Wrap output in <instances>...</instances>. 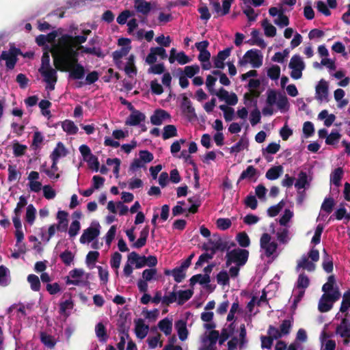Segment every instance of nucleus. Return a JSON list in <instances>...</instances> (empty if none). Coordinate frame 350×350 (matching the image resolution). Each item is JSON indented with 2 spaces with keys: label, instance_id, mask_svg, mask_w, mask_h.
<instances>
[{
  "label": "nucleus",
  "instance_id": "obj_1",
  "mask_svg": "<svg viewBox=\"0 0 350 350\" xmlns=\"http://www.w3.org/2000/svg\"><path fill=\"white\" fill-rule=\"evenodd\" d=\"M80 45L79 36H71L64 34L59 38L57 42L53 45L51 49L52 55H63L62 57H67L74 62L79 60V50H81Z\"/></svg>",
  "mask_w": 350,
  "mask_h": 350
},
{
  "label": "nucleus",
  "instance_id": "obj_2",
  "mask_svg": "<svg viewBox=\"0 0 350 350\" xmlns=\"http://www.w3.org/2000/svg\"><path fill=\"white\" fill-rule=\"evenodd\" d=\"M53 64L55 69L62 72H69V77L75 79H82L85 76L84 67L77 62H74L67 57H62L63 55H52Z\"/></svg>",
  "mask_w": 350,
  "mask_h": 350
},
{
  "label": "nucleus",
  "instance_id": "obj_3",
  "mask_svg": "<svg viewBox=\"0 0 350 350\" xmlns=\"http://www.w3.org/2000/svg\"><path fill=\"white\" fill-rule=\"evenodd\" d=\"M250 252L247 250L237 247L227 252L226 258V266L228 267L232 264L243 267L247 262Z\"/></svg>",
  "mask_w": 350,
  "mask_h": 350
},
{
  "label": "nucleus",
  "instance_id": "obj_4",
  "mask_svg": "<svg viewBox=\"0 0 350 350\" xmlns=\"http://www.w3.org/2000/svg\"><path fill=\"white\" fill-rule=\"evenodd\" d=\"M341 295L338 288L332 293H324L321 296L318 306V309L321 312H327L329 311L333 306V303L338 301Z\"/></svg>",
  "mask_w": 350,
  "mask_h": 350
},
{
  "label": "nucleus",
  "instance_id": "obj_5",
  "mask_svg": "<svg viewBox=\"0 0 350 350\" xmlns=\"http://www.w3.org/2000/svg\"><path fill=\"white\" fill-rule=\"evenodd\" d=\"M262 58L263 57L258 50L250 49L245 53L243 59H239V64L243 66L249 62L253 68H257L262 66Z\"/></svg>",
  "mask_w": 350,
  "mask_h": 350
},
{
  "label": "nucleus",
  "instance_id": "obj_6",
  "mask_svg": "<svg viewBox=\"0 0 350 350\" xmlns=\"http://www.w3.org/2000/svg\"><path fill=\"white\" fill-rule=\"evenodd\" d=\"M22 55L20 49L11 46L8 51H3L0 59L5 61V65L8 69L12 70L18 61V55Z\"/></svg>",
  "mask_w": 350,
  "mask_h": 350
},
{
  "label": "nucleus",
  "instance_id": "obj_7",
  "mask_svg": "<svg viewBox=\"0 0 350 350\" xmlns=\"http://www.w3.org/2000/svg\"><path fill=\"white\" fill-rule=\"evenodd\" d=\"M214 239H209L208 243L212 246L211 248V253L214 256L217 251L228 252L231 247H235L236 244L234 242H228L223 241L222 239L217 234H213Z\"/></svg>",
  "mask_w": 350,
  "mask_h": 350
},
{
  "label": "nucleus",
  "instance_id": "obj_8",
  "mask_svg": "<svg viewBox=\"0 0 350 350\" xmlns=\"http://www.w3.org/2000/svg\"><path fill=\"white\" fill-rule=\"evenodd\" d=\"M271 235L268 233H263L260 239V248L265 251L267 257H271L278 248V243L275 241L271 242Z\"/></svg>",
  "mask_w": 350,
  "mask_h": 350
},
{
  "label": "nucleus",
  "instance_id": "obj_9",
  "mask_svg": "<svg viewBox=\"0 0 350 350\" xmlns=\"http://www.w3.org/2000/svg\"><path fill=\"white\" fill-rule=\"evenodd\" d=\"M234 0H222V8H221L220 2L218 0H209V5L213 12L217 14L218 16H223L228 14L230 12L232 3Z\"/></svg>",
  "mask_w": 350,
  "mask_h": 350
},
{
  "label": "nucleus",
  "instance_id": "obj_10",
  "mask_svg": "<svg viewBox=\"0 0 350 350\" xmlns=\"http://www.w3.org/2000/svg\"><path fill=\"white\" fill-rule=\"evenodd\" d=\"M182 100L180 103V109L182 113L187 117V118L191 121L197 118L195 108L192 106L190 99L183 94Z\"/></svg>",
  "mask_w": 350,
  "mask_h": 350
},
{
  "label": "nucleus",
  "instance_id": "obj_11",
  "mask_svg": "<svg viewBox=\"0 0 350 350\" xmlns=\"http://www.w3.org/2000/svg\"><path fill=\"white\" fill-rule=\"evenodd\" d=\"M100 225L98 223L96 224L95 227L92 226L83 230V234L80 237V243L85 244L86 243H90L95 239L100 234Z\"/></svg>",
  "mask_w": 350,
  "mask_h": 350
},
{
  "label": "nucleus",
  "instance_id": "obj_12",
  "mask_svg": "<svg viewBox=\"0 0 350 350\" xmlns=\"http://www.w3.org/2000/svg\"><path fill=\"white\" fill-rule=\"evenodd\" d=\"M145 120V114L135 109L131 111V114L127 117L125 121V124L127 126H135L140 124V123L144 122Z\"/></svg>",
  "mask_w": 350,
  "mask_h": 350
},
{
  "label": "nucleus",
  "instance_id": "obj_13",
  "mask_svg": "<svg viewBox=\"0 0 350 350\" xmlns=\"http://www.w3.org/2000/svg\"><path fill=\"white\" fill-rule=\"evenodd\" d=\"M336 332L342 338H345L344 343L347 345L350 338V321L347 318H343L341 323L336 327Z\"/></svg>",
  "mask_w": 350,
  "mask_h": 350
},
{
  "label": "nucleus",
  "instance_id": "obj_14",
  "mask_svg": "<svg viewBox=\"0 0 350 350\" xmlns=\"http://www.w3.org/2000/svg\"><path fill=\"white\" fill-rule=\"evenodd\" d=\"M316 98L320 101H328V84L324 79H321L316 86Z\"/></svg>",
  "mask_w": 350,
  "mask_h": 350
},
{
  "label": "nucleus",
  "instance_id": "obj_15",
  "mask_svg": "<svg viewBox=\"0 0 350 350\" xmlns=\"http://www.w3.org/2000/svg\"><path fill=\"white\" fill-rule=\"evenodd\" d=\"M170 113L164 109H156L153 114L150 116V122L153 125L159 126L162 124L165 120L170 119Z\"/></svg>",
  "mask_w": 350,
  "mask_h": 350
},
{
  "label": "nucleus",
  "instance_id": "obj_16",
  "mask_svg": "<svg viewBox=\"0 0 350 350\" xmlns=\"http://www.w3.org/2000/svg\"><path fill=\"white\" fill-rule=\"evenodd\" d=\"M38 72L44 77V81L46 83H56L57 81V71L53 68H48L44 69L43 67H40L38 69Z\"/></svg>",
  "mask_w": 350,
  "mask_h": 350
},
{
  "label": "nucleus",
  "instance_id": "obj_17",
  "mask_svg": "<svg viewBox=\"0 0 350 350\" xmlns=\"http://www.w3.org/2000/svg\"><path fill=\"white\" fill-rule=\"evenodd\" d=\"M232 49V47H228L223 51H220L217 56L214 57L213 63L215 68L219 69L224 68V61L230 56Z\"/></svg>",
  "mask_w": 350,
  "mask_h": 350
},
{
  "label": "nucleus",
  "instance_id": "obj_18",
  "mask_svg": "<svg viewBox=\"0 0 350 350\" xmlns=\"http://www.w3.org/2000/svg\"><path fill=\"white\" fill-rule=\"evenodd\" d=\"M135 323L136 336L139 339H144L148 334L149 326L144 323V321L142 319H137L135 321Z\"/></svg>",
  "mask_w": 350,
  "mask_h": 350
},
{
  "label": "nucleus",
  "instance_id": "obj_19",
  "mask_svg": "<svg viewBox=\"0 0 350 350\" xmlns=\"http://www.w3.org/2000/svg\"><path fill=\"white\" fill-rule=\"evenodd\" d=\"M300 269H306L309 272H312L316 269V265L309 258L304 255L301 258L297 261L295 269L299 271Z\"/></svg>",
  "mask_w": 350,
  "mask_h": 350
},
{
  "label": "nucleus",
  "instance_id": "obj_20",
  "mask_svg": "<svg viewBox=\"0 0 350 350\" xmlns=\"http://www.w3.org/2000/svg\"><path fill=\"white\" fill-rule=\"evenodd\" d=\"M145 256H139L135 252H131L128 256V261L131 264H135L136 269H140L146 266Z\"/></svg>",
  "mask_w": 350,
  "mask_h": 350
},
{
  "label": "nucleus",
  "instance_id": "obj_21",
  "mask_svg": "<svg viewBox=\"0 0 350 350\" xmlns=\"http://www.w3.org/2000/svg\"><path fill=\"white\" fill-rule=\"evenodd\" d=\"M322 267L327 273H332L334 269L333 257L327 253L325 248L323 250Z\"/></svg>",
  "mask_w": 350,
  "mask_h": 350
},
{
  "label": "nucleus",
  "instance_id": "obj_22",
  "mask_svg": "<svg viewBox=\"0 0 350 350\" xmlns=\"http://www.w3.org/2000/svg\"><path fill=\"white\" fill-rule=\"evenodd\" d=\"M149 234V226H146L140 232L139 238L133 243L132 247L135 248H142L146 244L147 239Z\"/></svg>",
  "mask_w": 350,
  "mask_h": 350
},
{
  "label": "nucleus",
  "instance_id": "obj_23",
  "mask_svg": "<svg viewBox=\"0 0 350 350\" xmlns=\"http://www.w3.org/2000/svg\"><path fill=\"white\" fill-rule=\"evenodd\" d=\"M135 9L137 12L142 13L144 15H147L151 10V4L145 0H134Z\"/></svg>",
  "mask_w": 350,
  "mask_h": 350
},
{
  "label": "nucleus",
  "instance_id": "obj_24",
  "mask_svg": "<svg viewBox=\"0 0 350 350\" xmlns=\"http://www.w3.org/2000/svg\"><path fill=\"white\" fill-rule=\"evenodd\" d=\"M259 35L260 32L258 29H253L251 33L252 39L249 40L247 42L251 45H257L261 49H265L267 46V44Z\"/></svg>",
  "mask_w": 350,
  "mask_h": 350
},
{
  "label": "nucleus",
  "instance_id": "obj_25",
  "mask_svg": "<svg viewBox=\"0 0 350 350\" xmlns=\"http://www.w3.org/2000/svg\"><path fill=\"white\" fill-rule=\"evenodd\" d=\"M175 327L177 330L179 339L182 341L185 340L188 335L186 322L183 319L178 320L175 323Z\"/></svg>",
  "mask_w": 350,
  "mask_h": 350
},
{
  "label": "nucleus",
  "instance_id": "obj_26",
  "mask_svg": "<svg viewBox=\"0 0 350 350\" xmlns=\"http://www.w3.org/2000/svg\"><path fill=\"white\" fill-rule=\"evenodd\" d=\"M124 72L129 77H133L137 75V70L135 66V56L133 54L128 58V61L124 67Z\"/></svg>",
  "mask_w": 350,
  "mask_h": 350
},
{
  "label": "nucleus",
  "instance_id": "obj_27",
  "mask_svg": "<svg viewBox=\"0 0 350 350\" xmlns=\"http://www.w3.org/2000/svg\"><path fill=\"white\" fill-rule=\"evenodd\" d=\"M67 154V150L62 142H58L56 148L53 150L50 155L51 159L59 160L62 157Z\"/></svg>",
  "mask_w": 350,
  "mask_h": 350
},
{
  "label": "nucleus",
  "instance_id": "obj_28",
  "mask_svg": "<svg viewBox=\"0 0 350 350\" xmlns=\"http://www.w3.org/2000/svg\"><path fill=\"white\" fill-rule=\"evenodd\" d=\"M158 327L165 336H169L172 331V321L168 318H165L159 322Z\"/></svg>",
  "mask_w": 350,
  "mask_h": 350
},
{
  "label": "nucleus",
  "instance_id": "obj_29",
  "mask_svg": "<svg viewBox=\"0 0 350 350\" xmlns=\"http://www.w3.org/2000/svg\"><path fill=\"white\" fill-rule=\"evenodd\" d=\"M283 172L282 165L273 166L266 172L265 176L268 180H273L278 178Z\"/></svg>",
  "mask_w": 350,
  "mask_h": 350
},
{
  "label": "nucleus",
  "instance_id": "obj_30",
  "mask_svg": "<svg viewBox=\"0 0 350 350\" xmlns=\"http://www.w3.org/2000/svg\"><path fill=\"white\" fill-rule=\"evenodd\" d=\"M211 281L210 275L207 274L202 275L200 273L193 275L189 280V285L193 286L197 282L200 284L209 283Z\"/></svg>",
  "mask_w": 350,
  "mask_h": 350
},
{
  "label": "nucleus",
  "instance_id": "obj_31",
  "mask_svg": "<svg viewBox=\"0 0 350 350\" xmlns=\"http://www.w3.org/2000/svg\"><path fill=\"white\" fill-rule=\"evenodd\" d=\"M95 332L100 341L106 342L108 339L109 336L107 333L106 327L102 322L96 324L95 327Z\"/></svg>",
  "mask_w": 350,
  "mask_h": 350
},
{
  "label": "nucleus",
  "instance_id": "obj_32",
  "mask_svg": "<svg viewBox=\"0 0 350 350\" xmlns=\"http://www.w3.org/2000/svg\"><path fill=\"white\" fill-rule=\"evenodd\" d=\"M193 294V291L192 290L179 291L177 293V304L180 306L184 304L192 297Z\"/></svg>",
  "mask_w": 350,
  "mask_h": 350
},
{
  "label": "nucleus",
  "instance_id": "obj_33",
  "mask_svg": "<svg viewBox=\"0 0 350 350\" xmlns=\"http://www.w3.org/2000/svg\"><path fill=\"white\" fill-rule=\"evenodd\" d=\"M118 331L120 334H124L126 338L129 337V323L127 322L126 318H120L117 323Z\"/></svg>",
  "mask_w": 350,
  "mask_h": 350
},
{
  "label": "nucleus",
  "instance_id": "obj_34",
  "mask_svg": "<svg viewBox=\"0 0 350 350\" xmlns=\"http://www.w3.org/2000/svg\"><path fill=\"white\" fill-rule=\"evenodd\" d=\"M178 135L176 127L173 124H167L164 126L162 137L163 139H167Z\"/></svg>",
  "mask_w": 350,
  "mask_h": 350
},
{
  "label": "nucleus",
  "instance_id": "obj_35",
  "mask_svg": "<svg viewBox=\"0 0 350 350\" xmlns=\"http://www.w3.org/2000/svg\"><path fill=\"white\" fill-rule=\"evenodd\" d=\"M79 49H81L82 53L86 54H92L98 57L103 58L105 55L102 51V49L100 47H85L83 46H79Z\"/></svg>",
  "mask_w": 350,
  "mask_h": 350
},
{
  "label": "nucleus",
  "instance_id": "obj_36",
  "mask_svg": "<svg viewBox=\"0 0 350 350\" xmlns=\"http://www.w3.org/2000/svg\"><path fill=\"white\" fill-rule=\"evenodd\" d=\"M62 126L63 130L69 135H75L78 132V127L71 120L64 121Z\"/></svg>",
  "mask_w": 350,
  "mask_h": 350
},
{
  "label": "nucleus",
  "instance_id": "obj_37",
  "mask_svg": "<svg viewBox=\"0 0 350 350\" xmlns=\"http://www.w3.org/2000/svg\"><path fill=\"white\" fill-rule=\"evenodd\" d=\"M310 285V279L304 273H300L298 276L296 287L299 289H302L301 291H304Z\"/></svg>",
  "mask_w": 350,
  "mask_h": 350
},
{
  "label": "nucleus",
  "instance_id": "obj_38",
  "mask_svg": "<svg viewBox=\"0 0 350 350\" xmlns=\"http://www.w3.org/2000/svg\"><path fill=\"white\" fill-rule=\"evenodd\" d=\"M308 185V175L306 172L301 171L298 174V178L295 183V187L297 189H304Z\"/></svg>",
  "mask_w": 350,
  "mask_h": 350
},
{
  "label": "nucleus",
  "instance_id": "obj_39",
  "mask_svg": "<svg viewBox=\"0 0 350 350\" xmlns=\"http://www.w3.org/2000/svg\"><path fill=\"white\" fill-rule=\"evenodd\" d=\"M236 240L241 247H247L250 245V239L245 232H241L236 236Z\"/></svg>",
  "mask_w": 350,
  "mask_h": 350
},
{
  "label": "nucleus",
  "instance_id": "obj_40",
  "mask_svg": "<svg viewBox=\"0 0 350 350\" xmlns=\"http://www.w3.org/2000/svg\"><path fill=\"white\" fill-rule=\"evenodd\" d=\"M288 67L291 69H296V68H300V69H304L305 68V64L303 60L301 59V57L299 55H294L289 62Z\"/></svg>",
  "mask_w": 350,
  "mask_h": 350
},
{
  "label": "nucleus",
  "instance_id": "obj_41",
  "mask_svg": "<svg viewBox=\"0 0 350 350\" xmlns=\"http://www.w3.org/2000/svg\"><path fill=\"white\" fill-rule=\"evenodd\" d=\"M262 26L264 29L266 36L272 38L276 35V28L269 23L267 18L262 21Z\"/></svg>",
  "mask_w": 350,
  "mask_h": 350
},
{
  "label": "nucleus",
  "instance_id": "obj_42",
  "mask_svg": "<svg viewBox=\"0 0 350 350\" xmlns=\"http://www.w3.org/2000/svg\"><path fill=\"white\" fill-rule=\"evenodd\" d=\"M343 170L341 167H337L332 172L331 174V181L335 186L339 187L340 185Z\"/></svg>",
  "mask_w": 350,
  "mask_h": 350
},
{
  "label": "nucleus",
  "instance_id": "obj_43",
  "mask_svg": "<svg viewBox=\"0 0 350 350\" xmlns=\"http://www.w3.org/2000/svg\"><path fill=\"white\" fill-rule=\"evenodd\" d=\"M36 209L33 204L27 206L25 215V221L30 225L34 223L36 219Z\"/></svg>",
  "mask_w": 350,
  "mask_h": 350
},
{
  "label": "nucleus",
  "instance_id": "obj_44",
  "mask_svg": "<svg viewBox=\"0 0 350 350\" xmlns=\"http://www.w3.org/2000/svg\"><path fill=\"white\" fill-rule=\"evenodd\" d=\"M334 205L335 202L333 198H325L321 204V209L329 214L332 212Z\"/></svg>",
  "mask_w": 350,
  "mask_h": 350
},
{
  "label": "nucleus",
  "instance_id": "obj_45",
  "mask_svg": "<svg viewBox=\"0 0 350 350\" xmlns=\"http://www.w3.org/2000/svg\"><path fill=\"white\" fill-rule=\"evenodd\" d=\"M248 147V141L247 139H244L243 138H241L239 141L232 146L230 148V152L232 153H238L241 150L247 148Z\"/></svg>",
  "mask_w": 350,
  "mask_h": 350
},
{
  "label": "nucleus",
  "instance_id": "obj_46",
  "mask_svg": "<svg viewBox=\"0 0 350 350\" xmlns=\"http://www.w3.org/2000/svg\"><path fill=\"white\" fill-rule=\"evenodd\" d=\"M27 281L30 284V286L32 291H39L40 290V281L36 275L29 274L27 276Z\"/></svg>",
  "mask_w": 350,
  "mask_h": 350
},
{
  "label": "nucleus",
  "instance_id": "obj_47",
  "mask_svg": "<svg viewBox=\"0 0 350 350\" xmlns=\"http://www.w3.org/2000/svg\"><path fill=\"white\" fill-rule=\"evenodd\" d=\"M131 49V46L129 47H122L120 50H116L112 53V57L113 61L118 64V62L123 57L128 55L130 50Z\"/></svg>",
  "mask_w": 350,
  "mask_h": 350
},
{
  "label": "nucleus",
  "instance_id": "obj_48",
  "mask_svg": "<svg viewBox=\"0 0 350 350\" xmlns=\"http://www.w3.org/2000/svg\"><path fill=\"white\" fill-rule=\"evenodd\" d=\"M350 308V288L346 291L342 297L340 312H345Z\"/></svg>",
  "mask_w": 350,
  "mask_h": 350
},
{
  "label": "nucleus",
  "instance_id": "obj_49",
  "mask_svg": "<svg viewBox=\"0 0 350 350\" xmlns=\"http://www.w3.org/2000/svg\"><path fill=\"white\" fill-rule=\"evenodd\" d=\"M336 284V279L334 275H331L327 278V282L323 285L322 291L324 293H332L335 289L334 286Z\"/></svg>",
  "mask_w": 350,
  "mask_h": 350
},
{
  "label": "nucleus",
  "instance_id": "obj_50",
  "mask_svg": "<svg viewBox=\"0 0 350 350\" xmlns=\"http://www.w3.org/2000/svg\"><path fill=\"white\" fill-rule=\"evenodd\" d=\"M274 23L281 27L289 25V19L287 16L284 14V10H280L278 18L274 20Z\"/></svg>",
  "mask_w": 350,
  "mask_h": 350
},
{
  "label": "nucleus",
  "instance_id": "obj_51",
  "mask_svg": "<svg viewBox=\"0 0 350 350\" xmlns=\"http://www.w3.org/2000/svg\"><path fill=\"white\" fill-rule=\"evenodd\" d=\"M284 206V202L281 200L276 205L271 206L267 209V214L269 217H273L279 214Z\"/></svg>",
  "mask_w": 350,
  "mask_h": 350
},
{
  "label": "nucleus",
  "instance_id": "obj_52",
  "mask_svg": "<svg viewBox=\"0 0 350 350\" xmlns=\"http://www.w3.org/2000/svg\"><path fill=\"white\" fill-rule=\"evenodd\" d=\"M256 174H257L256 169L252 165H249V166H247V167L246 168L245 170H243L241 172V174L239 176V180H243L245 178H252L254 176H256Z\"/></svg>",
  "mask_w": 350,
  "mask_h": 350
},
{
  "label": "nucleus",
  "instance_id": "obj_53",
  "mask_svg": "<svg viewBox=\"0 0 350 350\" xmlns=\"http://www.w3.org/2000/svg\"><path fill=\"white\" fill-rule=\"evenodd\" d=\"M40 340L41 342L46 346H47L49 348H53L56 344L55 341L54 340L53 336L51 335L46 334L44 332L40 333Z\"/></svg>",
  "mask_w": 350,
  "mask_h": 350
},
{
  "label": "nucleus",
  "instance_id": "obj_54",
  "mask_svg": "<svg viewBox=\"0 0 350 350\" xmlns=\"http://www.w3.org/2000/svg\"><path fill=\"white\" fill-rule=\"evenodd\" d=\"M200 72V67L198 65L187 66L184 68V76L188 78H192Z\"/></svg>",
  "mask_w": 350,
  "mask_h": 350
},
{
  "label": "nucleus",
  "instance_id": "obj_55",
  "mask_svg": "<svg viewBox=\"0 0 350 350\" xmlns=\"http://www.w3.org/2000/svg\"><path fill=\"white\" fill-rule=\"evenodd\" d=\"M217 282L220 285L229 284L230 278L226 271H221L217 275Z\"/></svg>",
  "mask_w": 350,
  "mask_h": 350
},
{
  "label": "nucleus",
  "instance_id": "obj_56",
  "mask_svg": "<svg viewBox=\"0 0 350 350\" xmlns=\"http://www.w3.org/2000/svg\"><path fill=\"white\" fill-rule=\"evenodd\" d=\"M280 149V145L279 144L272 142L270 143L265 149H262V155L265 157V154H274L277 153Z\"/></svg>",
  "mask_w": 350,
  "mask_h": 350
},
{
  "label": "nucleus",
  "instance_id": "obj_57",
  "mask_svg": "<svg viewBox=\"0 0 350 350\" xmlns=\"http://www.w3.org/2000/svg\"><path fill=\"white\" fill-rule=\"evenodd\" d=\"M172 275H173L174 280L177 283L181 282L186 276L185 271L180 269L178 267L172 270Z\"/></svg>",
  "mask_w": 350,
  "mask_h": 350
},
{
  "label": "nucleus",
  "instance_id": "obj_58",
  "mask_svg": "<svg viewBox=\"0 0 350 350\" xmlns=\"http://www.w3.org/2000/svg\"><path fill=\"white\" fill-rule=\"evenodd\" d=\"M59 258L66 265H70L73 261L74 255L70 250H65L60 254Z\"/></svg>",
  "mask_w": 350,
  "mask_h": 350
},
{
  "label": "nucleus",
  "instance_id": "obj_59",
  "mask_svg": "<svg viewBox=\"0 0 350 350\" xmlns=\"http://www.w3.org/2000/svg\"><path fill=\"white\" fill-rule=\"evenodd\" d=\"M292 323L293 321L290 319H285L282 321L280 326V332L282 333V335H287L290 333L293 325Z\"/></svg>",
  "mask_w": 350,
  "mask_h": 350
},
{
  "label": "nucleus",
  "instance_id": "obj_60",
  "mask_svg": "<svg viewBox=\"0 0 350 350\" xmlns=\"http://www.w3.org/2000/svg\"><path fill=\"white\" fill-rule=\"evenodd\" d=\"M80 228V222L77 219L72 221L68 229V234L70 237H75L79 233Z\"/></svg>",
  "mask_w": 350,
  "mask_h": 350
},
{
  "label": "nucleus",
  "instance_id": "obj_61",
  "mask_svg": "<svg viewBox=\"0 0 350 350\" xmlns=\"http://www.w3.org/2000/svg\"><path fill=\"white\" fill-rule=\"evenodd\" d=\"M27 147L26 145L16 142L13 145V153L15 157H21L25 154Z\"/></svg>",
  "mask_w": 350,
  "mask_h": 350
},
{
  "label": "nucleus",
  "instance_id": "obj_62",
  "mask_svg": "<svg viewBox=\"0 0 350 350\" xmlns=\"http://www.w3.org/2000/svg\"><path fill=\"white\" fill-rule=\"evenodd\" d=\"M280 68L278 65L272 66L267 70L268 77L273 80L278 79L280 77Z\"/></svg>",
  "mask_w": 350,
  "mask_h": 350
},
{
  "label": "nucleus",
  "instance_id": "obj_63",
  "mask_svg": "<svg viewBox=\"0 0 350 350\" xmlns=\"http://www.w3.org/2000/svg\"><path fill=\"white\" fill-rule=\"evenodd\" d=\"M217 227L221 230L228 229L231 225V220L228 218H219L216 221Z\"/></svg>",
  "mask_w": 350,
  "mask_h": 350
},
{
  "label": "nucleus",
  "instance_id": "obj_64",
  "mask_svg": "<svg viewBox=\"0 0 350 350\" xmlns=\"http://www.w3.org/2000/svg\"><path fill=\"white\" fill-rule=\"evenodd\" d=\"M261 115L260 111L255 107V109L252 111L250 113V123L252 126H254L260 122Z\"/></svg>",
  "mask_w": 350,
  "mask_h": 350
}]
</instances>
